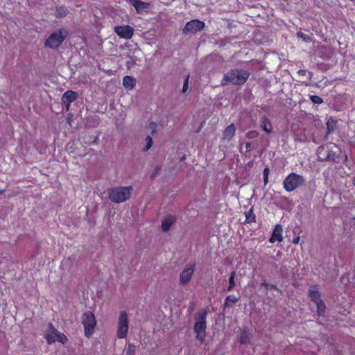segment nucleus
<instances>
[{
  "mask_svg": "<svg viewBox=\"0 0 355 355\" xmlns=\"http://www.w3.org/2000/svg\"><path fill=\"white\" fill-rule=\"evenodd\" d=\"M250 73L244 69H230L223 76L221 85L225 86L228 83L235 85H243L249 78Z\"/></svg>",
  "mask_w": 355,
  "mask_h": 355,
  "instance_id": "nucleus-1",
  "label": "nucleus"
},
{
  "mask_svg": "<svg viewBox=\"0 0 355 355\" xmlns=\"http://www.w3.org/2000/svg\"><path fill=\"white\" fill-rule=\"evenodd\" d=\"M132 191V186H120L108 189L107 195L112 202L119 204L127 201L130 198Z\"/></svg>",
  "mask_w": 355,
  "mask_h": 355,
  "instance_id": "nucleus-2",
  "label": "nucleus"
},
{
  "mask_svg": "<svg viewBox=\"0 0 355 355\" xmlns=\"http://www.w3.org/2000/svg\"><path fill=\"white\" fill-rule=\"evenodd\" d=\"M206 311L198 312L196 318V321L194 324V331L196 334V339L201 343L205 341L206 337Z\"/></svg>",
  "mask_w": 355,
  "mask_h": 355,
  "instance_id": "nucleus-3",
  "label": "nucleus"
},
{
  "mask_svg": "<svg viewBox=\"0 0 355 355\" xmlns=\"http://www.w3.org/2000/svg\"><path fill=\"white\" fill-rule=\"evenodd\" d=\"M68 34L66 28L56 30L46 38L44 45L51 49H56L63 42Z\"/></svg>",
  "mask_w": 355,
  "mask_h": 355,
  "instance_id": "nucleus-4",
  "label": "nucleus"
},
{
  "mask_svg": "<svg viewBox=\"0 0 355 355\" xmlns=\"http://www.w3.org/2000/svg\"><path fill=\"white\" fill-rule=\"evenodd\" d=\"M304 183L305 179L303 176L295 173H291L284 180L283 187L287 192H292L304 185Z\"/></svg>",
  "mask_w": 355,
  "mask_h": 355,
  "instance_id": "nucleus-5",
  "label": "nucleus"
},
{
  "mask_svg": "<svg viewBox=\"0 0 355 355\" xmlns=\"http://www.w3.org/2000/svg\"><path fill=\"white\" fill-rule=\"evenodd\" d=\"M82 324L84 326L85 335L90 336L96 325V321L94 313L91 311H86L82 316Z\"/></svg>",
  "mask_w": 355,
  "mask_h": 355,
  "instance_id": "nucleus-6",
  "label": "nucleus"
},
{
  "mask_svg": "<svg viewBox=\"0 0 355 355\" xmlns=\"http://www.w3.org/2000/svg\"><path fill=\"white\" fill-rule=\"evenodd\" d=\"M128 315L125 311H121L118 320L116 336L119 338H124L127 336L128 331Z\"/></svg>",
  "mask_w": 355,
  "mask_h": 355,
  "instance_id": "nucleus-7",
  "label": "nucleus"
},
{
  "mask_svg": "<svg viewBox=\"0 0 355 355\" xmlns=\"http://www.w3.org/2000/svg\"><path fill=\"white\" fill-rule=\"evenodd\" d=\"M205 27V23L198 19H193L187 22L184 28H183V33L187 35L189 33H196L202 30Z\"/></svg>",
  "mask_w": 355,
  "mask_h": 355,
  "instance_id": "nucleus-8",
  "label": "nucleus"
},
{
  "mask_svg": "<svg viewBox=\"0 0 355 355\" xmlns=\"http://www.w3.org/2000/svg\"><path fill=\"white\" fill-rule=\"evenodd\" d=\"M114 33L121 38L130 39L134 34V28L129 25L116 26Z\"/></svg>",
  "mask_w": 355,
  "mask_h": 355,
  "instance_id": "nucleus-9",
  "label": "nucleus"
},
{
  "mask_svg": "<svg viewBox=\"0 0 355 355\" xmlns=\"http://www.w3.org/2000/svg\"><path fill=\"white\" fill-rule=\"evenodd\" d=\"M49 327L51 329L52 333L55 334V336H53L51 334H46L45 338L48 343L51 344L57 340L62 343H64L67 341V337L63 334L57 331L51 323L49 324Z\"/></svg>",
  "mask_w": 355,
  "mask_h": 355,
  "instance_id": "nucleus-10",
  "label": "nucleus"
},
{
  "mask_svg": "<svg viewBox=\"0 0 355 355\" xmlns=\"http://www.w3.org/2000/svg\"><path fill=\"white\" fill-rule=\"evenodd\" d=\"M194 264H190L181 273L180 276V284L184 285L187 284L193 273L194 270Z\"/></svg>",
  "mask_w": 355,
  "mask_h": 355,
  "instance_id": "nucleus-11",
  "label": "nucleus"
},
{
  "mask_svg": "<svg viewBox=\"0 0 355 355\" xmlns=\"http://www.w3.org/2000/svg\"><path fill=\"white\" fill-rule=\"evenodd\" d=\"M282 227L281 225H276L272 231L271 237L270 238V242L274 243L275 242H281L283 240L282 236Z\"/></svg>",
  "mask_w": 355,
  "mask_h": 355,
  "instance_id": "nucleus-12",
  "label": "nucleus"
},
{
  "mask_svg": "<svg viewBox=\"0 0 355 355\" xmlns=\"http://www.w3.org/2000/svg\"><path fill=\"white\" fill-rule=\"evenodd\" d=\"M77 98V94L75 92L72 90H68L65 92L62 98V102L67 106L69 107V105L76 101Z\"/></svg>",
  "mask_w": 355,
  "mask_h": 355,
  "instance_id": "nucleus-13",
  "label": "nucleus"
},
{
  "mask_svg": "<svg viewBox=\"0 0 355 355\" xmlns=\"http://www.w3.org/2000/svg\"><path fill=\"white\" fill-rule=\"evenodd\" d=\"M129 2L135 7L137 12H140L150 7L149 3L143 2L141 0H129Z\"/></svg>",
  "mask_w": 355,
  "mask_h": 355,
  "instance_id": "nucleus-14",
  "label": "nucleus"
},
{
  "mask_svg": "<svg viewBox=\"0 0 355 355\" xmlns=\"http://www.w3.org/2000/svg\"><path fill=\"white\" fill-rule=\"evenodd\" d=\"M260 127L267 134H270L272 132V124L270 120L266 116L261 118Z\"/></svg>",
  "mask_w": 355,
  "mask_h": 355,
  "instance_id": "nucleus-15",
  "label": "nucleus"
},
{
  "mask_svg": "<svg viewBox=\"0 0 355 355\" xmlns=\"http://www.w3.org/2000/svg\"><path fill=\"white\" fill-rule=\"evenodd\" d=\"M176 218L173 216H168L162 222V230L164 232H167L172 225L175 223Z\"/></svg>",
  "mask_w": 355,
  "mask_h": 355,
  "instance_id": "nucleus-16",
  "label": "nucleus"
},
{
  "mask_svg": "<svg viewBox=\"0 0 355 355\" xmlns=\"http://www.w3.org/2000/svg\"><path fill=\"white\" fill-rule=\"evenodd\" d=\"M235 125L233 123H232L225 128L223 132V139L230 140L235 135Z\"/></svg>",
  "mask_w": 355,
  "mask_h": 355,
  "instance_id": "nucleus-17",
  "label": "nucleus"
},
{
  "mask_svg": "<svg viewBox=\"0 0 355 355\" xmlns=\"http://www.w3.org/2000/svg\"><path fill=\"white\" fill-rule=\"evenodd\" d=\"M123 85L127 89H132L136 85L135 79L130 76H125L123 79Z\"/></svg>",
  "mask_w": 355,
  "mask_h": 355,
  "instance_id": "nucleus-18",
  "label": "nucleus"
},
{
  "mask_svg": "<svg viewBox=\"0 0 355 355\" xmlns=\"http://www.w3.org/2000/svg\"><path fill=\"white\" fill-rule=\"evenodd\" d=\"M239 301V298L235 295H230L226 297L224 302V308L232 306Z\"/></svg>",
  "mask_w": 355,
  "mask_h": 355,
  "instance_id": "nucleus-19",
  "label": "nucleus"
},
{
  "mask_svg": "<svg viewBox=\"0 0 355 355\" xmlns=\"http://www.w3.org/2000/svg\"><path fill=\"white\" fill-rule=\"evenodd\" d=\"M251 337L250 335L245 331H243L239 338V342L241 344H248L250 343Z\"/></svg>",
  "mask_w": 355,
  "mask_h": 355,
  "instance_id": "nucleus-20",
  "label": "nucleus"
},
{
  "mask_svg": "<svg viewBox=\"0 0 355 355\" xmlns=\"http://www.w3.org/2000/svg\"><path fill=\"white\" fill-rule=\"evenodd\" d=\"M309 297L311 300L315 303L321 301L320 300V294L316 290H310L309 291Z\"/></svg>",
  "mask_w": 355,
  "mask_h": 355,
  "instance_id": "nucleus-21",
  "label": "nucleus"
},
{
  "mask_svg": "<svg viewBox=\"0 0 355 355\" xmlns=\"http://www.w3.org/2000/svg\"><path fill=\"white\" fill-rule=\"evenodd\" d=\"M336 123L337 122L332 119L328 120L327 123V129L328 134H331L335 130L336 128Z\"/></svg>",
  "mask_w": 355,
  "mask_h": 355,
  "instance_id": "nucleus-22",
  "label": "nucleus"
},
{
  "mask_svg": "<svg viewBox=\"0 0 355 355\" xmlns=\"http://www.w3.org/2000/svg\"><path fill=\"white\" fill-rule=\"evenodd\" d=\"M235 275H236V272L232 271L231 272L230 277L229 278V286L227 288V291H231L235 286V282H234Z\"/></svg>",
  "mask_w": 355,
  "mask_h": 355,
  "instance_id": "nucleus-23",
  "label": "nucleus"
},
{
  "mask_svg": "<svg viewBox=\"0 0 355 355\" xmlns=\"http://www.w3.org/2000/svg\"><path fill=\"white\" fill-rule=\"evenodd\" d=\"M317 306V313L319 315H323L326 309L325 304L321 300L315 303Z\"/></svg>",
  "mask_w": 355,
  "mask_h": 355,
  "instance_id": "nucleus-24",
  "label": "nucleus"
},
{
  "mask_svg": "<svg viewBox=\"0 0 355 355\" xmlns=\"http://www.w3.org/2000/svg\"><path fill=\"white\" fill-rule=\"evenodd\" d=\"M146 146L142 149L143 152H147L153 145V139L150 135H147L145 139Z\"/></svg>",
  "mask_w": 355,
  "mask_h": 355,
  "instance_id": "nucleus-25",
  "label": "nucleus"
},
{
  "mask_svg": "<svg viewBox=\"0 0 355 355\" xmlns=\"http://www.w3.org/2000/svg\"><path fill=\"white\" fill-rule=\"evenodd\" d=\"M245 221L248 223H252L255 221V216L252 209H250L248 211L245 212Z\"/></svg>",
  "mask_w": 355,
  "mask_h": 355,
  "instance_id": "nucleus-26",
  "label": "nucleus"
},
{
  "mask_svg": "<svg viewBox=\"0 0 355 355\" xmlns=\"http://www.w3.org/2000/svg\"><path fill=\"white\" fill-rule=\"evenodd\" d=\"M309 99L311 101V102L314 104H318L320 105L323 103V100L321 97L317 95H310Z\"/></svg>",
  "mask_w": 355,
  "mask_h": 355,
  "instance_id": "nucleus-27",
  "label": "nucleus"
},
{
  "mask_svg": "<svg viewBox=\"0 0 355 355\" xmlns=\"http://www.w3.org/2000/svg\"><path fill=\"white\" fill-rule=\"evenodd\" d=\"M68 14V10L67 8L64 7H60L57 9V16L60 17H63L67 16Z\"/></svg>",
  "mask_w": 355,
  "mask_h": 355,
  "instance_id": "nucleus-28",
  "label": "nucleus"
},
{
  "mask_svg": "<svg viewBox=\"0 0 355 355\" xmlns=\"http://www.w3.org/2000/svg\"><path fill=\"white\" fill-rule=\"evenodd\" d=\"M136 347L135 345L130 343L126 350V355H135Z\"/></svg>",
  "mask_w": 355,
  "mask_h": 355,
  "instance_id": "nucleus-29",
  "label": "nucleus"
},
{
  "mask_svg": "<svg viewBox=\"0 0 355 355\" xmlns=\"http://www.w3.org/2000/svg\"><path fill=\"white\" fill-rule=\"evenodd\" d=\"M297 37L302 38L304 41H305L306 42H311V37L306 34L303 33L302 32L297 33Z\"/></svg>",
  "mask_w": 355,
  "mask_h": 355,
  "instance_id": "nucleus-30",
  "label": "nucleus"
},
{
  "mask_svg": "<svg viewBox=\"0 0 355 355\" xmlns=\"http://www.w3.org/2000/svg\"><path fill=\"white\" fill-rule=\"evenodd\" d=\"M189 80V75H188L184 80V84H183L182 89V93H185L188 90Z\"/></svg>",
  "mask_w": 355,
  "mask_h": 355,
  "instance_id": "nucleus-31",
  "label": "nucleus"
},
{
  "mask_svg": "<svg viewBox=\"0 0 355 355\" xmlns=\"http://www.w3.org/2000/svg\"><path fill=\"white\" fill-rule=\"evenodd\" d=\"M157 125L155 122H150L148 125V128L150 130V134L153 135L156 132Z\"/></svg>",
  "mask_w": 355,
  "mask_h": 355,
  "instance_id": "nucleus-32",
  "label": "nucleus"
},
{
  "mask_svg": "<svg viewBox=\"0 0 355 355\" xmlns=\"http://www.w3.org/2000/svg\"><path fill=\"white\" fill-rule=\"evenodd\" d=\"M258 136V132L257 131H250L247 133V137L250 139L254 138Z\"/></svg>",
  "mask_w": 355,
  "mask_h": 355,
  "instance_id": "nucleus-33",
  "label": "nucleus"
},
{
  "mask_svg": "<svg viewBox=\"0 0 355 355\" xmlns=\"http://www.w3.org/2000/svg\"><path fill=\"white\" fill-rule=\"evenodd\" d=\"M161 168H161V166H156V167L154 168L153 171L152 177H153V178L156 177V176L159 173V172H160V171H161Z\"/></svg>",
  "mask_w": 355,
  "mask_h": 355,
  "instance_id": "nucleus-34",
  "label": "nucleus"
},
{
  "mask_svg": "<svg viewBox=\"0 0 355 355\" xmlns=\"http://www.w3.org/2000/svg\"><path fill=\"white\" fill-rule=\"evenodd\" d=\"M261 285L263 286L266 289H272V288L277 289L276 286L266 283V282H263L261 284Z\"/></svg>",
  "mask_w": 355,
  "mask_h": 355,
  "instance_id": "nucleus-35",
  "label": "nucleus"
},
{
  "mask_svg": "<svg viewBox=\"0 0 355 355\" xmlns=\"http://www.w3.org/2000/svg\"><path fill=\"white\" fill-rule=\"evenodd\" d=\"M133 64H135V60L132 58H130V60L127 61V62H126L127 67H129L130 66L132 65Z\"/></svg>",
  "mask_w": 355,
  "mask_h": 355,
  "instance_id": "nucleus-36",
  "label": "nucleus"
},
{
  "mask_svg": "<svg viewBox=\"0 0 355 355\" xmlns=\"http://www.w3.org/2000/svg\"><path fill=\"white\" fill-rule=\"evenodd\" d=\"M245 148H246V150H245L246 153L251 150V143L250 142H246Z\"/></svg>",
  "mask_w": 355,
  "mask_h": 355,
  "instance_id": "nucleus-37",
  "label": "nucleus"
},
{
  "mask_svg": "<svg viewBox=\"0 0 355 355\" xmlns=\"http://www.w3.org/2000/svg\"><path fill=\"white\" fill-rule=\"evenodd\" d=\"M297 73L300 75V76H305L306 73V71L304 70V69H300L298 71H297Z\"/></svg>",
  "mask_w": 355,
  "mask_h": 355,
  "instance_id": "nucleus-38",
  "label": "nucleus"
},
{
  "mask_svg": "<svg viewBox=\"0 0 355 355\" xmlns=\"http://www.w3.org/2000/svg\"><path fill=\"white\" fill-rule=\"evenodd\" d=\"M300 236H297V237L294 238L293 240V243L297 244L300 241Z\"/></svg>",
  "mask_w": 355,
  "mask_h": 355,
  "instance_id": "nucleus-39",
  "label": "nucleus"
},
{
  "mask_svg": "<svg viewBox=\"0 0 355 355\" xmlns=\"http://www.w3.org/2000/svg\"><path fill=\"white\" fill-rule=\"evenodd\" d=\"M269 169L268 168H264L263 170V176L268 177Z\"/></svg>",
  "mask_w": 355,
  "mask_h": 355,
  "instance_id": "nucleus-40",
  "label": "nucleus"
},
{
  "mask_svg": "<svg viewBox=\"0 0 355 355\" xmlns=\"http://www.w3.org/2000/svg\"><path fill=\"white\" fill-rule=\"evenodd\" d=\"M263 182L265 185L267 184L268 182V177L263 176Z\"/></svg>",
  "mask_w": 355,
  "mask_h": 355,
  "instance_id": "nucleus-41",
  "label": "nucleus"
},
{
  "mask_svg": "<svg viewBox=\"0 0 355 355\" xmlns=\"http://www.w3.org/2000/svg\"><path fill=\"white\" fill-rule=\"evenodd\" d=\"M49 330H50V332L48 334H51V335H53V336H55V334H53L52 333V331H51V329L50 328H49Z\"/></svg>",
  "mask_w": 355,
  "mask_h": 355,
  "instance_id": "nucleus-42",
  "label": "nucleus"
},
{
  "mask_svg": "<svg viewBox=\"0 0 355 355\" xmlns=\"http://www.w3.org/2000/svg\"><path fill=\"white\" fill-rule=\"evenodd\" d=\"M327 159H328V160L331 159V158H330V156H329V155H328V156L327 157Z\"/></svg>",
  "mask_w": 355,
  "mask_h": 355,
  "instance_id": "nucleus-43",
  "label": "nucleus"
},
{
  "mask_svg": "<svg viewBox=\"0 0 355 355\" xmlns=\"http://www.w3.org/2000/svg\"><path fill=\"white\" fill-rule=\"evenodd\" d=\"M4 192V190H0V194L3 193Z\"/></svg>",
  "mask_w": 355,
  "mask_h": 355,
  "instance_id": "nucleus-44",
  "label": "nucleus"
},
{
  "mask_svg": "<svg viewBox=\"0 0 355 355\" xmlns=\"http://www.w3.org/2000/svg\"><path fill=\"white\" fill-rule=\"evenodd\" d=\"M353 184L355 185V177L354 178V180H353Z\"/></svg>",
  "mask_w": 355,
  "mask_h": 355,
  "instance_id": "nucleus-45",
  "label": "nucleus"
},
{
  "mask_svg": "<svg viewBox=\"0 0 355 355\" xmlns=\"http://www.w3.org/2000/svg\"><path fill=\"white\" fill-rule=\"evenodd\" d=\"M309 75H310L311 76H312V73H311V72H309Z\"/></svg>",
  "mask_w": 355,
  "mask_h": 355,
  "instance_id": "nucleus-46",
  "label": "nucleus"
}]
</instances>
